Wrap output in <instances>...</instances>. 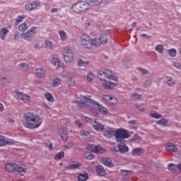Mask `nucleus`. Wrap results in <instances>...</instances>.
<instances>
[{
	"label": "nucleus",
	"instance_id": "a878e982",
	"mask_svg": "<svg viewBox=\"0 0 181 181\" xmlns=\"http://www.w3.org/2000/svg\"><path fill=\"white\" fill-rule=\"evenodd\" d=\"M86 107H90V112H92V114H95V115H98V114H99V107L97 106H94L93 105H88Z\"/></svg>",
	"mask_w": 181,
	"mask_h": 181
},
{
	"label": "nucleus",
	"instance_id": "7c9ffc66",
	"mask_svg": "<svg viewBox=\"0 0 181 181\" xmlns=\"http://www.w3.org/2000/svg\"><path fill=\"white\" fill-rule=\"evenodd\" d=\"M93 46H95V47H99V46H101L100 40H97L95 38L91 39V47H93Z\"/></svg>",
	"mask_w": 181,
	"mask_h": 181
},
{
	"label": "nucleus",
	"instance_id": "1a4fd4ad",
	"mask_svg": "<svg viewBox=\"0 0 181 181\" xmlns=\"http://www.w3.org/2000/svg\"><path fill=\"white\" fill-rule=\"evenodd\" d=\"M37 33L36 28L33 27L25 33L21 34L22 39H24V40H27V42H31L32 39H33V35Z\"/></svg>",
	"mask_w": 181,
	"mask_h": 181
},
{
	"label": "nucleus",
	"instance_id": "20e7f679",
	"mask_svg": "<svg viewBox=\"0 0 181 181\" xmlns=\"http://www.w3.org/2000/svg\"><path fill=\"white\" fill-rule=\"evenodd\" d=\"M90 8V4L88 2L80 1L71 6V11L75 13H80Z\"/></svg>",
	"mask_w": 181,
	"mask_h": 181
},
{
	"label": "nucleus",
	"instance_id": "c85d7f7f",
	"mask_svg": "<svg viewBox=\"0 0 181 181\" xmlns=\"http://www.w3.org/2000/svg\"><path fill=\"white\" fill-rule=\"evenodd\" d=\"M52 64H54V67H56V69H59V67H60L62 62H60V59H57V58H53L52 59Z\"/></svg>",
	"mask_w": 181,
	"mask_h": 181
},
{
	"label": "nucleus",
	"instance_id": "412c9836",
	"mask_svg": "<svg viewBox=\"0 0 181 181\" xmlns=\"http://www.w3.org/2000/svg\"><path fill=\"white\" fill-rule=\"evenodd\" d=\"M101 163H103V165L105 166H109V168L112 166V160H111L110 158H102Z\"/></svg>",
	"mask_w": 181,
	"mask_h": 181
},
{
	"label": "nucleus",
	"instance_id": "603ef678",
	"mask_svg": "<svg viewBox=\"0 0 181 181\" xmlns=\"http://www.w3.org/2000/svg\"><path fill=\"white\" fill-rule=\"evenodd\" d=\"M45 145H47L49 151H53V144H52V141H50V140H47L45 142Z\"/></svg>",
	"mask_w": 181,
	"mask_h": 181
},
{
	"label": "nucleus",
	"instance_id": "a19ab883",
	"mask_svg": "<svg viewBox=\"0 0 181 181\" xmlns=\"http://www.w3.org/2000/svg\"><path fill=\"white\" fill-rule=\"evenodd\" d=\"M80 135L82 136V138H90V132L86 130L81 131Z\"/></svg>",
	"mask_w": 181,
	"mask_h": 181
},
{
	"label": "nucleus",
	"instance_id": "72a5a7b5",
	"mask_svg": "<svg viewBox=\"0 0 181 181\" xmlns=\"http://www.w3.org/2000/svg\"><path fill=\"white\" fill-rule=\"evenodd\" d=\"M64 158V151H60L54 156L55 160H60Z\"/></svg>",
	"mask_w": 181,
	"mask_h": 181
},
{
	"label": "nucleus",
	"instance_id": "5fc2aeb1",
	"mask_svg": "<svg viewBox=\"0 0 181 181\" xmlns=\"http://www.w3.org/2000/svg\"><path fill=\"white\" fill-rule=\"evenodd\" d=\"M25 9L27 11H33V7L32 6V4H27L25 5Z\"/></svg>",
	"mask_w": 181,
	"mask_h": 181
},
{
	"label": "nucleus",
	"instance_id": "dca6fc26",
	"mask_svg": "<svg viewBox=\"0 0 181 181\" xmlns=\"http://www.w3.org/2000/svg\"><path fill=\"white\" fill-rule=\"evenodd\" d=\"M92 127L95 131H98V132H103V131H104V125L97 121L93 122Z\"/></svg>",
	"mask_w": 181,
	"mask_h": 181
},
{
	"label": "nucleus",
	"instance_id": "6ab92c4d",
	"mask_svg": "<svg viewBox=\"0 0 181 181\" xmlns=\"http://www.w3.org/2000/svg\"><path fill=\"white\" fill-rule=\"evenodd\" d=\"M8 33H9V30H8V28L5 27L3 28L0 30V39H1V40H5V38L6 37V35H8Z\"/></svg>",
	"mask_w": 181,
	"mask_h": 181
},
{
	"label": "nucleus",
	"instance_id": "c9c22d12",
	"mask_svg": "<svg viewBox=\"0 0 181 181\" xmlns=\"http://www.w3.org/2000/svg\"><path fill=\"white\" fill-rule=\"evenodd\" d=\"M103 3V0H91L88 4L90 6H94L97 5H100Z\"/></svg>",
	"mask_w": 181,
	"mask_h": 181
},
{
	"label": "nucleus",
	"instance_id": "4c0bfd02",
	"mask_svg": "<svg viewBox=\"0 0 181 181\" xmlns=\"http://www.w3.org/2000/svg\"><path fill=\"white\" fill-rule=\"evenodd\" d=\"M59 36L61 37V40L64 41L66 39H67V34H66L65 31L62 30L59 32Z\"/></svg>",
	"mask_w": 181,
	"mask_h": 181
},
{
	"label": "nucleus",
	"instance_id": "473e14b6",
	"mask_svg": "<svg viewBox=\"0 0 181 181\" xmlns=\"http://www.w3.org/2000/svg\"><path fill=\"white\" fill-rule=\"evenodd\" d=\"M45 45L46 49H54L55 47L54 44H53L50 40H45Z\"/></svg>",
	"mask_w": 181,
	"mask_h": 181
},
{
	"label": "nucleus",
	"instance_id": "39448f33",
	"mask_svg": "<svg viewBox=\"0 0 181 181\" xmlns=\"http://www.w3.org/2000/svg\"><path fill=\"white\" fill-rule=\"evenodd\" d=\"M99 78L102 81H105V78H108L109 80H113V81H117L118 78L115 75L111 74V71L107 69H103L99 71Z\"/></svg>",
	"mask_w": 181,
	"mask_h": 181
},
{
	"label": "nucleus",
	"instance_id": "37998d69",
	"mask_svg": "<svg viewBox=\"0 0 181 181\" xmlns=\"http://www.w3.org/2000/svg\"><path fill=\"white\" fill-rule=\"evenodd\" d=\"M168 53L169 54V56H170V57H176V53L177 51L175 49H170L168 50Z\"/></svg>",
	"mask_w": 181,
	"mask_h": 181
},
{
	"label": "nucleus",
	"instance_id": "b1692460",
	"mask_svg": "<svg viewBox=\"0 0 181 181\" xmlns=\"http://www.w3.org/2000/svg\"><path fill=\"white\" fill-rule=\"evenodd\" d=\"M62 84V79L59 78H54L51 83V87H59Z\"/></svg>",
	"mask_w": 181,
	"mask_h": 181
},
{
	"label": "nucleus",
	"instance_id": "052dcab7",
	"mask_svg": "<svg viewBox=\"0 0 181 181\" xmlns=\"http://www.w3.org/2000/svg\"><path fill=\"white\" fill-rule=\"evenodd\" d=\"M75 124H76V125H77L79 127H83V124H81V122L78 120L75 121Z\"/></svg>",
	"mask_w": 181,
	"mask_h": 181
},
{
	"label": "nucleus",
	"instance_id": "c03bdc74",
	"mask_svg": "<svg viewBox=\"0 0 181 181\" xmlns=\"http://www.w3.org/2000/svg\"><path fill=\"white\" fill-rule=\"evenodd\" d=\"M150 117L151 118H155L156 119H159L160 118H162V115H160V114L159 113H156V112H152L150 114Z\"/></svg>",
	"mask_w": 181,
	"mask_h": 181
},
{
	"label": "nucleus",
	"instance_id": "680f3d73",
	"mask_svg": "<svg viewBox=\"0 0 181 181\" xmlns=\"http://www.w3.org/2000/svg\"><path fill=\"white\" fill-rule=\"evenodd\" d=\"M136 108H139V111H140V112H144L145 108H144V107L139 108V105H136Z\"/></svg>",
	"mask_w": 181,
	"mask_h": 181
},
{
	"label": "nucleus",
	"instance_id": "774afa93",
	"mask_svg": "<svg viewBox=\"0 0 181 181\" xmlns=\"http://www.w3.org/2000/svg\"><path fill=\"white\" fill-rule=\"evenodd\" d=\"M2 111H4V105L0 103V112H2Z\"/></svg>",
	"mask_w": 181,
	"mask_h": 181
},
{
	"label": "nucleus",
	"instance_id": "7ed1b4c3",
	"mask_svg": "<svg viewBox=\"0 0 181 181\" xmlns=\"http://www.w3.org/2000/svg\"><path fill=\"white\" fill-rule=\"evenodd\" d=\"M103 136L105 138L111 139V138L115 137L116 142H119V139L122 136L123 138H127L128 131L125 129H114L112 128H108L103 133Z\"/></svg>",
	"mask_w": 181,
	"mask_h": 181
},
{
	"label": "nucleus",
	"instance_id": "f257e3e1",
	"mask_svg": "<svg viewBox=\"0 0 181 181\" xmlns=\"http://www.w3.org/2000/svg\"><path fill=\"white\" fill-rule=\"evenodd\" d=\"M22 122L28 129H37L43 124V118L33 112H30L23 115Z\"/></svg>",
	"mask_w": 181,
	"mask_h": 181
},
{
	"label": "nucleus",
	"instance_id": "3c124183",
	"mask_svg": "<svg viewBox=\"0 0 181 181\" xmlns=\"http://www.w3.org/2000/svg\"><path fill=\"white\" fill-rule=\"evenodd\" d=\"M111 95H103L102 96V98L103 100V101H105V103H109L110 102V100L111 99Z\"/></svg>",
	"mask_w": 181,
	"mask_h": 181
},
{
	"label": "nucleus",
	"instance_id": "a18cd8bd",
	"mask_svg": "<svg viewBox=\"0 0 181 181\" xmlns=\"http://www.w3.org/2000/svg\"><path fill=\"white\" fill-rule=\"evenodd\" d=\"M155 50L156 52L161 54L162 53H163V46L162 45H158L157 46H156Z\"/></svg>",
	"mask_w": 181,
	"mask_h": 181
},
{
	"label": "nucleus",
	"instance_id": "2eb2a0df",
	"mask_svg": "<svg viewBox=\"0 0 181 181\" xmlns=\"http://www.w3.org/2000/svg\"><path fill=\"white\" fill-rule=\"evenodd\" d=\"M165 149L168 152H177V146L173 143H167L165 145Z\"/></svg>",
	"mask_w": 181,
	"mask_h": 181
},
{
	"label": "nucleus",
	"instance_id": "bf43d9fd",
	"mask_svg": "<svg viewBox=\"0 0 181 181\" xmlns=\"http://www.w3.org/2000/svg\"><path fill=\"white\" fill-rule=\"evenodd\" d=\"M173 66L174 67H176V69L181 70V65L179 64V62H174Z\"/></svg>",
	"mask_w": 181,
	"mask_h": 181
},
{
	"label": "nucleus",
	"instance_id": "13d9d810",
	"mask_svg": "<svg viewBox=\"0 0 181 181\" xmlns=\"http://www.w3.org/2000/svg\"><path fill=\"white\" fill-rule=\"evenodd\" d=\"M139 139H141V136H139V135H138V134H135L133 136L132 141H139Z\"/></svg>",
	"mask_w": 181,
	"mask_h": 181
},
{
	"label": "nucleus",
	"instance_id": "338daca9",
	"mask_svg": "<svg viewBox=\"0 0 181 181\" xmlns=\"http://www.w3.org/2000/svg\"><path fill=\"white\" fill-rule=\"evenodd\" d=\"M51 12H52V13H56L58 12V10H57V8H54L52 9Z\"/></svg>",
	"mask_w": 181,
	"mask_h": 181
},
{
	"label": "nucleus",
	"instance_id": "393cba45",
	"mask_svg": "<svg viewBox=\"0 0 181 181\" xmlns=\"http://www.w3.org/2000/svg\"><path fill=\"white\" fill-rule=\"evenodd\" d=\"M18 69L22 71H28V70H29V64L27 63H21L18 65Z\"/></svg>",
	"mask_w": 181,
	"mask_h": 181
},
{
	"label": "nucleus",
	"instance_id": "e2e57ef3",
	"mask_svg": "<svg viewBox=\"0 0 181 181\" xmlns=\"http://www.w3.org/2000/svg\"><path fill=\"white\" fill-rule=\"evenodd\" d=\"M141 37H146V39H151V36L147 35L146 34H141Z\"/></svg>",
	"mask_w": 181,
	"mask_h": 181
},
{
	"label": "nucleus",
	"instance_id": "f03ea898",
	"mask_svg": "<svg viewBox=\"0 0 181 181\" xmlns=\"http://www.w3.org/2000/svg\"><path fill=\"white\" fill-rule=\"evenodd\" d=\"M75 104H77L80 108H86L88 105H93V107H98L99 112L103 114V115H107L108 114V109L104 106H100L98 102H95L94 100L90 98V97L83 96V99L78 98L74 101Z\"/></svg>",
	"mask_w": 181,
	"mask_h": 181
},
{
	"label": "nucleus",
	"instance_id": "ea45409f",
	"mask_svg": "<svg viewBox=\"0 0 181 181\" xmlns=\"http://www.w3.org/2000/svg\"><path fill=\"white\" fill-rule=\"evenodd\" d=\"M26 18V16L25 15H23L21 16H18L17 19L15 22V25H19V23H21V22H23V20Z\"/></svg>",
	"mask_w": 181,
	"mask_h": 181
},
{
	"label": "nucleus",
	"instance_id": "e433bc0d",
	"mask_svg": "<svg viewBox=\"0 0 181 181\" xmlns=\"http://www.w3.org/2000/svg\"><path fill=\"white\" fill-rule=\"evenodd\" d=\"M95 78V75L93 72H89L86 76V80L88 82L93 81Z\"/></svg>",
	"mask_w": 181,
	"mask_h": 181
},
{
	"label": "nucleus",
	"instance_id": "4468645a",
	"mask_svg": "<svg viewBox=\"0 0 181 181\" xmlns=\"http://www.w3.org/2000/svg\"><path fill=\"white\" fill-rule=\"evenodd\" d=\"M27 170H28V168H26V165H21L19 166L17 165L16 172H17L18 175H19L20 176H24Z\"/></svg>",
	"mask_w": 181,
	"mask_h": 181
},
{
	"label": "nucleus",
	"instance_id": "6e6552de",
	"mask_svg": "<svg viewBox=\"0 0 181 181\" xmlns=\"http://www.w3.org/2000/svg\"><path fill=\"white\" fill-rule=\"evenodd\" d=\"M81 43L85 49H91V37L88 34H83L81 37Z\"/></svg>",
	"mask_w": 181,
	"mask_h": 181
},
{
	"label": "nucleus",
	"instance_id": "5701e85b",
	"mask_svg": "<svg viewBox=\"0 0 181 181\" xmlns=\"http://www.w3.org/2000/svg\"><path fill=\"white\" fill-rule=\"evenodd\" d=\"M95 169L100 176H105V169L103 166L97 165Z\"/></svg>",
	"mask_w": 181,
	"mask_h": 181
},
{
	"label": "nucleus",
	"instance_id": "bb28decb",
	"mask_svg": "<svg viewBox=\"0 0 181 181\" xmlns=\"http://www.w3.org/2000/svg\"><path fill=\"white\" fill-rule=\"evenodd\" d=\"M45 98L47 100H48L49 103H54V98L53 97V95L52 93L47 92L45 94Z\"/></svg>",
	"mask_w": 181,
	"mask_h": 181
},
{
	"label": "nucleus",
	"instance_id": "cd10ccee",
	"mask_svg": "<svg viewBox=\"0 0 181 181\" xmlns=\"http://www.w3.org/2000/svg\"><path fill=\"white\" fill-rule=\"evenodd\" d=\"M107 40H108V37L106 34H101L100 36L99 42L101 43V45H104L107 43Z\"/></svg>",
	"mask_w": 181,
	"mask_h": 181
},
{
	"label": "nucleus",
	"instance_id": "f8f14e48",
	"mask_svg": "<svg viewBox=\"0 0 181 181\" xmlns=\"http://www.w3.org/2000/svg\"><path fill=\"white\" fill-rule=\"evenodd\" d=\"M89 148H90L93 153H104V152H105V148H103L101 146H93V145H90Z\"/></svg>",
	"mask_w": 181,
	"mask_h": 181
},
{
	"label": "nucleus",
	"instance_id": "9b49d317",
	"mask_svg": "<svg viewBox=\"0 0 181 181\" xmlns=\"http://www.w3.org/2000/svg\"><path fill=\"white\" fill-rule=\"evenodd\" d=\"M16 94L17 98H18L23 103H30L31 98L30 95L19 91H16Z\"/></svg>",
	"mask_w": 181,
	"mask_h": 181
},
{
	"label": "nucleus",
	"instance_id": "aec40b11",
	"mask_svg": "<svg viewBox=\"0 0 181 181\" xmlns=\"http://www.w3.org/2000/svg\"><path fill=\"white\" fill-rule=\"evenodd\" d=\"M115 86L116 83L114 82H105L103 83V87L105 88V90H111V88H114Z\"/></svg>",
	"mask_w": 181,
	"mask_h": 181
},
{
	"label": "nucleus",
	"instance_id": "0e129e2a",
	"mask_svg": "<svg viewBox=\"0 0 181 181\" xmlns=\"http://www.w3.org/2000/svg\"><path fill=\"white\" fill-rule=\"evenodd\" d=\"M81 119H82L83 121H87V122H88V119H90V118H88V117H86V116H83V117H81Z\"/></svg>",
	"mask_w": 181,
	"mask_h": 181
},
{
	"label": "nucleus",
	"instance_id": "a211bd4d",
	"mask_svg": "<svg viewBox=\"0 0 181 181\" xmlns=\"http://www.w3.org/2000/svg\"><path fill=\"white\" fill-rule=\"evenodd\" d=\"M59 134L63 141H67V139H69V132H67V129H61L59 130Z\"/></svg>",
	"mask_w": 181,
	"mask_h": 181
},
{
	"label": "nucleus",
	"instance_id": "f3484780",
	"mask_svg": "<svg viewBox=\"0 0 181 181\" xmlns=\"http://www.w3.org/2000/svg\"><path fill=\"white\" fill-rule=\"evenodd\" d=\"M35 74L38 78H45L46 77V69L42 68L37 69Z\"/></svg>",
	"mask_w": 181,
	"mask_h": 181
},
{
	"label": "nucleus",
	"instance_id": "ddd939ff",
	"mask_svg": "<svg viewBox=\"0 0 181 181\" xmlns=\"http://www.w3.org/2000/svg\"><path fill=\"white\" fill-rule=\"evenodd\" d=\"M16 168H18V164L13 163H8L5 165V170L7 172H15L16 170Z\"/></svg>",
	"mask_w": 181,
	"mask_h": 181
},
{
	"label": "nucleus",
	"instance_id": "864d4df0",
	"mask_svg": "<svg viewBox=\"0 0 181 181\" xmlns=\"http://www.w3.org/2000/svg\"><path fill=\"white\" fill-rule=\"evenodd\" d=\"M32 6H33V10L37 9V8H40V6H41L40 2L36 1V2L33 3Z\"/></svg>",
	"mask_w": 181,
	"mask_h": 181
},
{
	"label": "nucleus",
	"instance_id": "49530a36",
	"mask_svg": "<svg viewBox=\"0 0 181 181\" xmlns=\"http://www.w3.org/2000/svg\"><path fill=\"white\" fill-rule=\"evenodd\" d=\"M18 29L21 32H25V30H28V25H26V23H22L19 25Z\"/></svg>",
	"mask_w": 181,
	"mask_h": 181
},
{
	"label": "nucleus",
	"instance_id": "de8ad7c7",
	"mask_svg": "<svg viewBox=\"0 0 181 181\" xmlns=\"http://www.w3.org/2000/svg\"><path fill=\"white\" fill-rule=\"evenodd\" d=\"M158 125H168V119L162 118L160 120L156 122Z\"/></svg>",
	"mask_w": 181,
	"mask_h": 181
},
{
	"label": "nucleus",
	"instance_id": "4d7b16f0",
	"mask_svg": "<svg viewBox=\"0 0 181 181\" xmlns=\"http://www.w3.org/2000/svg\"><path fill=\"white\" fill-rule=\"evenodd\" d=\"M132 97H134V98H136V100H141V98H142V95L133 94Z\"/></svg>",
	"mask_w": 181,
	"mask_h": 181
},
{
	"label": "nucleus",
	"instance_id": "c756f323",
	"mask_svg": "<svg viewBox=\"0 0 181 181\" xmlns=\"http://www.w3.org/2000/svg\"><path fill=\"white\" fill-rule=\"evenodd\" d=\"M132 154L134 156H141L142 155V149L141 148L138 147L133 149Z\"/></svg>",
	"mask_w": 181,
	"mask_h": 181
},
{
	"label": "nucleus",
	"instance_id": "4be33fe9",
	"mask_svg": "<svg viewBox=\"0 0 181 181\" xmlns=\"http://www.w3.org/2000/svg\"><path fill=\"white\" fill-rule=\"evenodd\" d=\"M88 179V174L87 173H82L78 175V181H87Z\"/></svg>",
	"mask_w": 181,
	"mask_h": 181
},
{
	"label": "nucleus",
	"instance_id": "6e6d98bb",
	"mask_svg": "<svg viewBox=\"0 0 181 181\" xmlns=\"http://www.w3.org/2000/svg\"><path fill=\"white\" fill-rule=\"evenodd\" d=\"M139 70L141 71V73H142V74H149V71H148L144 68H139Z\"/></svg>",
	"mask_w": 181,
	"mask_h": 181
},
{
	"label": "nucleus",
	"instance_id": "79ce46f5",
	"mask_svg": "<svg viewBox=\"0 0 181 181\" xmlns=\"http://www.w3.org/2000/svg\"><path fill=\"white\" fill-rule=\"evenodd\" d=\"M167 84L168 86H175L176 82L175 81V79L173 78L168 76L167 77Z\"/></svg>",
	"mask_w": 181,
	"mask_h": 181
},
{
	"label": "nucleus",
	"instance_id": "8fccbe9b",
	"mask_svg": "<svg viewBox=\"0 0 181 181\" xmlns=\"http://www.w3.org/2000/svg\"><path fill=\"white\" fill-rule=\"evenodd\" d=\"M168 170L176 172V164L170 163L168 167Z\"/></svg>",
	"mask_w": 181,
	"mask_h": 181
},
{
	"label": "nucleus",
	"instance_id": "2f4dec72",
	"mask_svg": "<svg viewBox=\"0 0 181 181\" xmlns=\"http://www.w3.org/2000/svg\"><path fill=\"white\" fill-rule=\"evenodd\" d=\"M88 64H90V62L88 61H84L83 59L78 61V66H79V67H87Z\"/></svg>",
	"mask_w": 181,
	"mask_h": 181
},
{
	"label": "nucleus",
	"instance_id": "69168bd1",
	"mask_svg": "<svg viewBox=\"0 0 181 181\" xmlns=\"http://www.w3.org/2000/svg\"><path fill=\"white\" fill-rule=\"evenodd\" d=\"M110 151H112V152H118V150H117L116 147H112Z\"/></svg>",
	"mask_w": 181,
	"mask_h": 181
},
{
	"label": "nucleus",
	"instance_id": "9d476101",
	"mask_svg": "<svg viewBox=\"0 0 181 181\" xmlns=\"http://www.w3.org/2000/svg\"><path fill=\"white\" fill-rule=\"evenodd\" d=\"M13 144H15V141L0 135V148L6 146V145H13Z\"/></svg>",
	"mask_w": 181,
	"mask_h": 181
},
{
	"label": "nucleus",
	"instance_id": "09e8293b",
	"mask_svg": "<svg viewBox=\"0 0 181 181\" xmlns=\"http://www.w3.org/2000/svg\"><path fill=\"white\" fill-rule=\"evenodd\" d=\"M85 158L88 160H91V159H94V155L91 152H86L85 153Z\"/></svg>",
	"mask_w": 181,
	"mask_h": 181
},
{
	"label": "nucleus",
	"instance_id": "f704fd0d",
	"mask_svg": "<svg viewBox=\"0 0 181 181\" xmlns=\"http://www.w3.org/2000/svg\"><path fill=\"white\" fill-rule=\"evenodd\" d=\"M69 169H78L80 168V163L78 162H73L68 165Z\"/></svg>",
	"mask_w": 181,
	"mask_h": 181
},
{
	"label": "nucleus",
	"instance_id": "423d86ee",
	"mask_svg": "<svg viewBox=\"0 0 181 181\" xmlns=\"http://www.w3.org/2000/svg\"><path fill=\"white\" fill-rule=\"evenodd\" d=\"M129 138V134L127 132V137H121L119 139V141H117L118 145L117 148L119 149V151L121 152L122 153H125L126 152H128L129 151V148L128 146L125 145V139H128Z\"/></svg>",
	"mask_w": 181,
	"mask_h": 181
},
{
	"label": "nucleus",
	"instance_id": "58836bf2",
	"mask_svg": "<svg viewBox=\"0 0 181 181\" xmlns=\"http://www.w3.org/2000/svg\"><path fill=\"white\" fill-rule=\"evenodd\" d=\"M117 103L118 100H117L115 97L111 96L108 104H110V105H115V104H117Z\"/></svg>",
	"mask_w": 181,
	"mask_h": 181
},
{
	"label": "nucleus",
	"instance_id": "0eeeda50",
	"mask_svg": "<svg viewBox=\"0 0 181 181\" xmlns=\"http://www.w3.org/2000/svg\"><path fill=\"white\" fill-rule=\"evenodd\" d=\"M62 54L66 63H71V62H73V59H74V54L68 47L64 48Z\"/></svg>",
	"mask_w": 181,
	"mask_h": 181
}]
</instances>
